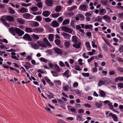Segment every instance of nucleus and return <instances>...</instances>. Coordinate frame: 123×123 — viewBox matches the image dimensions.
<instances>
[{
    "label": "nucleus",
    "instance_id": "14",
    "mask_svg": "<svg viewBox=\"0 0 123 123\" xmlns=\"http://www.w3.org/2000/svg\"><path fill=\"white\" fill-rule=\"evenodd\" d=\"M17 21L19 24L23 25L25 24L24 20L21 18H18L17 19Z\"/></svg>",
    "mask_w": 123,
    "mask_h": 123
},
{
    "label": "nucleus",
    "instance_id": "64",
    "mask_svg": "<svg viewBox=\"0 0 123 123\" xmlns=\"http://www.w3.org/2000/svg\"><path fill=\"white\" fill-rule=\"evenodd\" d=\"M117 69L121 72H123V68L117 67Z\"/></svg>",
    "mask_w": 123,
    "mask_h": 123
},
{
    "label": "nucleus",
    "instance_id": "20",
    "mask_svg": "<svg viewBox=\"0 0 123 123\" xmlns=\"http://www.w3.org/2000/svg\"><path fill=\"white\" fill-rule=\"evenodd\" d=\"M76 120L79 121H83L82 115L81 114L77 115Z\"/></svg>",
    "mask_w": 123,
    "mask_h": 123
},
{
    "label": "nucleus",
    "instance_id": "15",
    "mask_svg": "<svg viewBox=\"0 0 123 123\" xmlns=\"http://www.w3.org/2000/svg\"><path fill=\"white\" fill-rule=\"evenodd\" d=\"M75 44L73 45V46L76 49H78L80 48L81 45V43L80 42H78L75 43Z\"/></svg>",
    "mask_w": 123,
    "mask_h": 123
},
{
    "label": "nucleus",
    "instance_id": "54",
    "mask_svg": "<svg viewBox=\"0 0 123 123\" xmlns=\"http://www.w3.org/2000/svg\"><path fill=\"white\" fill-rule=\"evenodd\" d=\"M69 86L68 85L64 86L63 87V89L66 91H68L69 89Z\"/></svg>",
    "mask_w": 123,
    "mask_h": 123
},
{
    "label": "nucleus",
    "instance_id": "56",
    "mask_svg": "<svg viewBox=\"0 0 123 123\" xmlns=\"http://www.w3.org/2000/svg\"><path fill=\"white\" fill-rule=\"evenodd\" d=\"M54 82L57 85H60L61 84V82L60 80H55Z\"/></svg>",
    "mask_w": 123,
    "mask_h": 123
},
{
    "label": "nucleus",
    "instance_id": "53",
    "mask_svg": "<svg viewBox=\"0 0 123 123\" xmlns=\"http://www.w3.org/2000/svg\"><path fill=\"white\" fill-rule=\"evenodd\" d=\"M37 6L39 8H42L43 6L42 3L41 2H39L37 4Z\"/></svg>",
    "mask_w": 123,
    "mask_h": 123
},
{
    "label": "nucleus",
    "instance_id": "4",
    "mask_svg": "<svg viewBox=\"0 0 123 123\" xmlns=\"http://www.w3.org/2000/svg\"><path fill=\"white\" fill-rule=\"evenodd\" d=\"M33 31L34 32L37 33L39 32H42L44 31V29L43 28L40 27L36 28L33 29Z\"/></svg>",
    "mask_w": 123,
    "mask_h": 123
},
{
    "label": "nucleus",
    "instance_id": "47",
    "mask_svg": "<svg viewBox=\"0 0 123 123\" xmlns=\"http://www.w3.org/2000/svg\"><path fill=\"white\" fill-rule=\"evenodd\" d=\"M37 7L36 6H33L31 8V10L32 11L35 12L37 10Z\"/></svg>",
    "mask_w": 123,
    "mask_h": 123
},
{
    "label": "nucleus",
    "instance_id": "2",
    "mask_svg": "<svg viewBox=\"0 0 123 123\" xmlns=\"http://www.w3.org/2000/svg\"><path fill=\"white\" fill-rule=\"evenodd\" d=\"M18 28L15 27H11L9 29L10 32L14 36L16 35Z\"/></svg>",
    "mask_w": 123,
    "mask_h": 123
},
{
    "label": "nucleus",
    "instance_id": "52",
    "mask_svg": "<svg viewBox=\"0 0 123 123\" xmlns=\"http://www.w3.org/2000/svg\"><path fill=\"white\" fill-rule=\"evenodd\" d=\"M36 18L37 21H40L42 20V18L39 16H37Z\"/></svg>",
    "mask_w": 123,
    "mask_h": 123
},
{
    "label": "nucleus",
    "instance_id": "35",
    "mask_svg": "<svg viewBox=\"0 0 123 123\" xmlns=\"http://www.w3.org/2000/svg\"><path fill=\"white\" fill-rule=\"evenodd\" d=\"M59 16V13H53L51 14V16L53 18H57Z\"/></svg>",
    "mask_w": 123,
    "mask_h": 123
},
{
    "label": "nucleus",
    "instance_id": "37",
    "mask_svg": "<svg viewBox=\"0 0 123 123\" xmlns=\"http://www.w3.org/2000/svg\"><path fill=\"white\" fill-rule=\"evenodd\" d=\"M55 42L56 44L58 46L60 45L61 43V41L59 39H55Z\"/></svg>",
    "mask_w": 123,
    "mask_h": 123
},
{
    "label": "nucleus",
    "instance_id": "43",
    "mask_svg": "<svg viewBox=\"0 0 123 123\" xmlns=\"http://www.w3.org/2000/svg\"><path fill=\"white\" fill-rule=\"evenodd\" d=\"M100 2L103 5L107 6V1H105L104 0H101Z\"/></svg>",
    "mask_w": 123,
    "mask_h": 123
},
{
    "label": "nucleus",
    "instance_id": "25",
    "mask_svg": "<svg viewBox=\"0 0 123 123\" xmlns=\"http://www.w3.org/2000/svg\"><path fill=\"white\" fill-rule=\"evenodd\" d=\"M78 37L76 36H73L72 38V40L74 43L77 42Z\"/></svg>",
    "mask_w": 123,
    "mask_h": 123
},
{
    "label": "nucleus",
    "instance_id": "42",
    "mask_svg": "<svg viewBox=\"0 0 123 123\" xmlns=\"http://www.w3.org/2000/svg\"><path fill=\"white\" fill-rule=\"evenodd\" d=\"M100 94L101 97H105V94L104 91L101 90L100 91Z\"/></svg>",
    "mask_w": 123,
    "mask_h": 123
},
{
    "label": "nucleus",
    "instance_id": "13",
    "mask_svg": "<svg viewBox=\"0 0 123 123\" xmlns=\"http://www.w3.org/2000/svg\"><path fill=\"white\" fill-rule=\"evenodd\" d=\"M52 26L54 27H56L59 25V24L56 21H54L51 23Z\"/></svg>",
    "mask_w": 123,
    "mask_h": 123
},
{
    "label": "nucleus",
    "instance_id": "1",
    "mask_svg": "<svg viewBox=\"0 0 123 123\" xmlns=\"http://www.w3.org/2000/svg\"><path fill=\"white\" fill-rule=\"evenodd\" d=\"M23 38L24 39L28 41H32V39L30 36L27 33L25 34L23 36Z\"/></svg>",
    "mask_w": 123,
    "mask_h": 123
},
{
    "label": "nucleus",
    "instance_id": "49",
    "mask_svg": "<svg viewBox=\"0 0 123 123\" xmlns=\"http://www.w3.org/2000/svg\"><path fill=\"white\" fill-rule=\"evenodd\" d=\"M21 5L22 6H28L31 5L30 3L28 4H26L25 3H21Z\"/></svg>",
    "mask_w": 123,
    "mask_h": 123
},
{
    "label": "nucleus",
    "instance_id": "9",
    "mask_svg": "<svg viewBox=\"0 0 123 123\" xmlns=\"http://www.w3.org/2000/svg\"><path fill=\"white\" fill-rule=\"evenodd\" d=\"M5 17V18L7 21L11 22L14 21V18L12 17L9 15L6 16Z\"/></svg>",
    "mask_w": 123,
    "mask_h": 123
},
{
    "label": "nucleus",
    "instance_id": "41",
    "mask_svg": "<svg viewBox=\"0 0 123 123\" xmlns=\"http://www.w3.org/2000/svg\"><path fill=\"white\" fill-rule=\"evenodd\" d=\"M37 43H38V45L42 47L45 48H46L47 47L46 45L43 43H38V42Z\"/></svg>",
    "mask_w": 123,
    "mask_h": 123
},
{
    "label": "nucleus",
    "instance_id": "60",
    "mask_svg": "<svg viewBox=\"0 0 123 123\" xmlns=\"http://www.w3.org/2000/svg\"><path fill=\"white\" fill-rule=\"evenodd\" d=\"M59 64L60 66L62 67H63L65 66L64 63L62 61L59 62Z\"/></svg>",
    "mask_w": 123,
    "mask_h": 123
},
{
    "label": "nucleus",
    "instance_id": "11",
    "mask_svg": "<svg viewBox=\"0 0 123 123\" xmlns=\"http://www.w3.org/2000/svg\"><path fill=\"white\" fill-rule=\"evenodd\" d=\"M54 50L56 53L60 55H62V51L60 49L58 48H55L54 49Z\"/></svg>",
    "mask_w": 123,
    "mask_h": 123
},
{
    "label": "nucleus",
    "instance_id": "5",
    "mask_svg": "<svg viewBox=\"0 0 123 123\" xmlns=\"http://www.w3.org/2000/svg\"><path fill=\"white\" fill-rule=\"evenodd\" d=\"M53 0H46L45 2L47 6L51 7L53 5Z\"/></svg>",
    "mask_w": 123,
    "mask_h": 123
},
{
    "label": "nucleus",
    "instance_id": "23",
    "mask_svg": "<svg viewBox=\"0 0 123 123\" xmlns=\"http://www.w3.org/2000/svg\"><path fill=\"white\" fill-rule=\"evenodd\" d=\"M31 15L28 13H26L23 14V17L26 19H29L31 16Z\"/></svg>",
    "mask_w": 123,
    "mask_h": 123
},
{
    "label": "nucleus",
    "instance_id": "12",
    "mask_svg": "<svg viewBox=\"0 0 123 123\" xmlns=\"http://www.w3.org/2000/svg\"><path fill=\"white\" fill-rule=\"evenodd\" d=\"M62 35L64 38L67 39H68L71 37V35L65 32H62Z\"/></svg>",
    "mask_w": 123,
    "mask_h": 123
},
{
    "label": "nucleus",
    "instance_id": "39",
    "mask_svg": "<svg viewBox=\"0 0 123 123\" xmlns=\"http://www.w3.org/2000/svg\"><path fill=\"white\" fill-rule=\"evenodd\" d=\"M95 105L98 108H100L102 106V104L100 103L96 102L95 104Z\"/></svg>",
    "mask_w": 123,
    "mask_h": 123
},
{
    "label": "nucleus",
    "instance_id": "50",
    "mask_svg": "<svg viewBox=\"0 0 123 123\" xmlns=\"http://www.w3.org/2000/svg\"><path fill=\"white\" fill-rule=\"evenodd\" d=\"M92 27H93L92 25H88L85 26V28L86 29H89L91 28H92Z\"/></svg>",
    "mask_w": 123,
    "mask_h": 123
},
{
    "label": "nucleus",
    "instance_id": "29",
    "mask_svg": "<svg viewBox=\"0 0 123 123\" xmlns=\"http://www.w3.org/2000/svg\"><path fill=\"white\" fill-rule=\"evenodd\" d=\"M61 6H57L55 8V10L56 12H58L61 10Z\"/></svg>",
    "mask_w": 123,
    "mask_h": 123
},
{
    "label": "nucleus",
    "instance_id": "40",
    "mask_svg": "<svg viewBox=\"0 0 123 123\" xmlns=\"http://www.w3.org/2000/svg\"><path fill=\"white\" fill-rule=\"evenodd\" d=\"M32 37L34 39H38L39 38V36L37 35L33 34L32 35Z\"/></svg>",
    "mask_w": 123,
    "mask_h": 123
},
{
    "label": "nucleus",
    "instance_id": "57",
    "mask_svg": "<svg viewBox=\"0 0 123 123\" xmlns=\"http://www.w3.org/2000/svg\"><path fill=\"white\" fill-rule=\"evenodd\" d=\"M51 73L53 74V75L55 77H57L58 76V74H57V72H55L53 71H51Z\"/></svg>",
    "mask_w": 123,
    "mask_h": 123
},
{
    "label": "nucleus",
    "instance_id": "59",
    "mask_svg": "<svg viewBox=\"0 0 123 123\" xmlns=\"http://www.w3.org/2000/svg\"><path fill=\"white\" fill-rule=\"evenodd\" d=\"M40 60L41 62H43L45 63H46L47 62V59H45L43 57H41Z\"/></svg>",
    "mask_w": 123,
    "mask_h": 123
},
{
    "label": "nucleus",
    "instance_id": "26",
    "mask_svg": "<svg viewBox=\"0 0 123 123\" xmlns=\"http://www.w3.org/2000/svg\"><path fill=\"white\" fill-rule=\"evenodd\" d=\"M54 37V35L53 34H51L49 35L48 39L50 42H52L53 41Z\"/></svg>",
    "mask_w": 123,
    "mask_h": 123
},
{
    "label": "nucleus",
    "instance_id": "38",
    "mask_svg": "<svg viewBox=\"0 0 123 123\" xmlns=\"http://www.w3.org/2000/svg\"><path fill=\"white\" fill-rule=\"evenodd\" d=\"M102 48L105 52H107L108 51V47L106 44L103 45Z\"/></svg>",
    "mask_w": 123,
    "mask_h": 123
},
{
    "label": "nucleus",
    "instance_id": "27",
    "mask_svg": "<svg viewBox=\"0 0 123 123\" xmlns=\"http://www.w3.org/2000/svg\"><path fill=\"white\" fill-rule=\"evenodd\" d=\"M104 82V84H108L109 83H110V81L109 79L107 78H105L103 79Z\"/></svg>",
    "mask_w": 123,
    "mask_h": 123
},
{
    "label": "nucleus",
    "instance_id": "62",
    "mask_svg": "<svg viewBox=\"0 0 123 123\" xmlns=\"http://www.w3.org/2000/svg\"><path fill=\"white\" fill-rule=\"evenodd\" d=\"M63 20L62 17H60L58 18V21L59 22L61 23Z\"/></svg>",
    "mask_w": 123,
    "mask_h": 123
},
{
    "label": "nucleus",
    "instance_id": "21",
    "mask_svg": "<svg viewBox=\"0 0 123 123\" xmlns=\"http://www.w3.org/2000/svg\"><path fill=\"white\" fill-rule=\"evenodd\" d=\"M103 19L105 20L108 22H111V18L110 17L107 16V15H105L103 16Z\"/></svg>",
    "mask_w": 123,
    "mask_h": 123
},
{
    "label": "nucleus",
    "instance_id": "16",
    "mask_svg": "<svg viewBox=\"0 0 123 123\" xmlns=\"http://www.w3.org/2000/svg\"><path fill=\"white\" fill-rule=\"evenodd\" d=\"M0 20L2 21L3 24L6 26L8 27H10L9 24L7 22L5 19L3 18H0Z\"/></svg>",
    "mask_w": 123,
    "mask_h": 123
},
{
    "label": "nucleus",
    "instance_id": "3",
    "mask_svg": "<svg viewBox=\"0 0 123 123\" xmlns=\"http://www.w3.org/2000/svg\"><path fill=\"white\" fill-rule=\"evenodd\" d=\"M61 29L62 30L64 31L71 33L72 32V30L66 26H64L62 27Z\"/></svg>",
    "mask_w": 123,
    "mask_h": 123
},
{
    "label": "nucleus",
    "instance_id": "19",
    "mask_svg": "<svg viewBox=\"0 0 123 123\" xmlns=\"http://www.w3.org/2000/svg\"><path fill=\"white\" fill-rule=\"evenodd\" d=\"M43 41L48 46L50 47H52L51 45L49 42L47 38H44L43 39Z\"/></svg>",
    "mask_w": 123,
    "mask_h": 123
},
{
    "label": "nucleus",
    "instance_id": "8",
    "mask_svg": "<svg viewBox=\"0 0 123 123\" xmlns=\"http://www.w3.org/2000/svg\"><path fill=\"white\" fill-rule=\"evenodd\" d=\"M30 25L32 27H37L39 25V24L37 22L32 21L30 23Z\"/></svg>",
    "mask_w": 123,
    "mask_h": 123
},
{
    "label": "nucleus",
    "instance_id": "7",
    "mask_svg": "<svg viewBox=\"0 0 123 123\" xmlns=\"http://www.w3.org/2000/svg\"><path fill=\"white\" fill-rule=\"evenodd\" d=\"M87 7L86 5H80L79 8V9L81 10L85 11H87Z\"/></svg>",
    "mask_w": 123,
    "mask_h": 123
},
{
    "label": "nucleus",
    "instance_id": "51",
    "mask_svg": "<svg viewBox=\"0 0 123 123\" xmlns=\"http://www.w3.org/2000/svg\"><path fill=\"white\" fill-rule=\"evenodd\" d=\"M10 69L12 71H13V70L17 72V73H19V71L18 70H17L16 69L14 68H12V67H10Z\"/></svg>",
    "mask_w": 123,
    "mask_h": 123
},
{
    "label": "nucleus",
    "instance_id": "58",
    "mask_svg": "<svg viewBox=\"0 0 123 123\" xmlns=\"http://www.w3.org/2000/svg\"><path fill=\"white\" fill-rule=\"evenodd\" d=\"M32 46L33 48L35 49H37L38 47V45L37 44H32Z\"/></svg>",
    "mask_w": 123,
    "mask_h": 123
},
{
    "label": "nucleus",
    "instance_id": "45",
    "mask_svg": "<svg viewBox=\"0 0 123 123\" xmlns=\"http://www.w3.org/2000/svg\"><path fill=\"white\" fill-rule=\"evenodd\" d=\"M75 67L74 69L75 70L79 71L81 70V69L80 68V66L78 65H75Z\"/></svg>",
    "mask_w": 123,
    "mask_h": 123
},
{
    "label": "nucleus",
    "instance_id": "33",
    "mask_svg": "<svg viewBox=\"0 0 123 123\" xmlns=\"http://www.w3.org/2000/svg\"><path fill=\"white\" fill-rule=\"evenodd\" d=\"M8 12L10 14H13L15 13V12L13 9L9 7V8Z\"/></svg>",
    "mask_w": 123,
    "mask_h": 123
},
{
    "label": "nucleus",
    "instance_id": "18",
    "mask_svg": "<svg viewBox=\"0 0 123 123\" xmlns=\"http://www.w3.org/2000/svg\"><path fill=\"white\" fill-rule=\"evenodd\" d=\"M50 14L49 12L48 11H45L43 12L42 14L44 17H48Z\"/></svg>",
    "mask_w": 123,
    "mask_h": 123
},
{
    "label": "nucleus",
    "instance_id": "22",
    "mask_svg": "<svg viewBox=\"0 0 123 123\" xmlns=\"http://www.w3.org/2000/svg\"><path fill=\"white\" fill-rule=\"evenodd\" d=\"M19 12L21 13H23L28 12L27 9L22 7L19 11Z\"/></svg>",
    "mask_w": 123,
    "mask_h": 123
},
{
    "label": "nucleus",
    "instance_id": "61",
    "mask_svg": "<svg viewBox=\"0 0 123 123\" xmlns=\"http://www.w3.org/2000/svg\"><path fill=\"white\" fill-rule=\"evenodd\" d=\"M83 76L85 77H88L89 76V73H83L82 74Z\"/></svg>",
    "mask_w": 123,
    "mask_h": 123
},
{
    "label": "nucleus",
    "instance_id": "30",
    "mask_svg": "<svg viewBox=\"0 0 123 123\" xmlns=\"http://www.w3.org/2000/svg\"><path fill=\"white\" fill-rule=\"evenodd\" d=\"M44 79L48 83L50 84L52 86L54 85L51 82V80L47 77H45Z\"/></svg>",
    "mask_w": 123,
    "mask_h": 123
},
{
    "label": "nucleus",
    "instance_id": "63",
    "mask_svg": "<svg viewBox=\"0 0 123 123\" xmlns=\"http://www.w3.org/2000/svg\"><path fill=\"white\" fill-rule=\"evenodd\" d=\"M45 21L46 22H48L51 21V19L49 18H45Z\"/></svg>",
    "mask_w": 123,
    "mask_h": 123
},
{
    "label": "nucleus",
    "instance_id": "44",
    "mask_svg": "<svg viewBox=\"0 0 123 123\" xmlns=\"http://www.w3.org/2000/svg\"><path fill=\"white\" fill-rule=\"evenodd\" d=\"M103 39L104 41H105V43L106 44H107L109 46H111V45L110 43L106 39L104 38H103Z\"/></svg>",
    "mask_w": 123,
    "mask_h": 123
},
{
    "label": "nucleus",
    "instance_id": "17",
    "mask_svg": "<svg viewBox=\"0 0 123 123\" xmlns=\"http://www.w3.org/2000/svg\"><path fill=\"white\" fill-rule=\"evenodd\" d=\"M77 8V6L75 5H73L71 7L67 9L68 11L71 12Z\"/></svg>",
    "mask_w": 123,
    "mask_h": 123
},
{
    "label": "nucleus",
    "instance_id": "55",
    "mask_svg": "<svg viewBox=\"0 0 123 123\" xmlns=\"http://www.w3.org/2000/svg\"><path fill=\"white\" fill-rule=\"evenodd\" d=\"M118 87L121 88H123V83H119L117 84Z\"/></svg>",
    "mask_w": 123,
    "mask_h": 123
},
{
    "label": "nucleus",
    "instance_id": "28",
    "mask_svg": "<svg viewBox=\"0 0 123 123\" xmlns=\"http://www.w3.org/2000/svg\"><path fill=\"white\" fill-rule=\"evenodd\" d=\"M25 31L27 33L32 32H33L32 28L28 27H26L25 29Z\"/></svg>",
    "mask_w": 123,
    "mask_h": 123
},
{
    "label": "nucleus",
    "instance_id": "34",
    "mask_svg": "<svg viewBox=\"0 0 123 123\" xmlns=\"http://www.w3.org/2000/svg\"><path fill=\"white\" fill-rule=\"evenodd\" d=\"M69 20L68 19H65L63 22L62 24L63 25L68 24L69 23Z\"/></svg>",
    "mask_w": 123,
    "mask_h": 123
},
{
    "label": "nucleus",
    "instance_id": "46",
    "mask_svg": "<svg viewBox=\"0 0 123 123\" xmlns=\"http://www.w3.org/2000/svg\"><path fill=\"white\" fill-rule=\"evenodd\" d=\"M104 84L103 79H102L101 80H100L98 83V85L100 86L103 85Z\"/></svg>",
    "mask_w": 123,
    "mask_h": 123
},
{
    "label": "nucleus",
    "instance_id": "31",
    "mask_svg": "<svg viewBox=\"0 0 123 123\" xmlns=\"http://www.w3.org/2000/svg\"><path fill=\"white\" fill-rule=\"evenodd\" d=\"M70 45V42L69 41L65 42V41L64 45L66 48H68Z\"/></svg>",
    "mask_w": 123,
    "mask_h": 123
},
{
    "label": "nucleus",
    "instance_id": "32",
    "mask_svg": "<svg viewBox=\"0 0 123 123\" xmlns=\"http://www.w3.org/2000/svg\"><path fill=\"white\" fill-rule=\"evenodd\" d=\"M55 69L57 72H60L61 70L57 64H55L54 66Z\"/></svg>",
    "mask_w": 123,
    "mask_h": 123
},
{
    "label": "nucleus",
    "instance_id": "36",
    "mask_svg": "<svg viewBox=\"0 0 123 123\" xmlns=\"http://www.w3.org/2000/svg\"><path fill=\"white\" fill-rule=\"evenodd\" d=\"M108 106L109 107V109L112 110L114 111H115V110L114 109V107L112 105V103H110L108 104Z\"/></svg>",
    "mask_w": 123,
    "mask_h": 123
},
{
    "label": "nucleus",
    "instance_id": "24",
    "mask_svg": "<svg viewBox=\"0 0 123 123\" xmlns=\"http://www.w3.org/2000/svg\"><path fill=\"white\" fill-rule=\"evenodd\" d=\"M102 19V17L101 16H98L95 19L94 21H98V22H101Z\"/></svg>",
    "mask_w": 123,
    "mask_h": 123
},
{
    "label": "nucleus",
    "instance_id": "10",
    "mask_svg": "<svg viewBox=\"0 0 123 123\" xmlns=\"http://www.w3.org/2000/svg\"><path fill=\"white\" fill-rule=\"evenodd\" d=\"M109 116H111L114 121H117L118 120V118L116 115L113 114L112 113H110L109 114Z\"/></svg>",
    "mask_w": 123,
    "mask_h": 123
},
{
    "label": "nucleus",
    "instance_id": "48",
    "mask_svg": "<svg viewBox=\"0 0 123 123\" xmlns=\"http://www.w3.org/2000/svg\"><path fill=\"white\" fill-rule=\"evenodd\" d=\"M118 50L120 53L123 52V45H120L119 48Z\"/></svg>",
    "mask_w": 123,
    "mask_h": 123
},
{
    "label": "nucleus",
    "instance_id": "6",
    "mask_svg": "<svg viewBox=\"0 0 123 123\" xmlns=\"http://www.w3.org/2000/svg\"><path fill=\"white\" fill-rule=\"evenodd\" d=\"M16 33L19 36H22L24 33V32L22 30L18 28Z\"/></svg>",
    "mask_w": 123,
    "mask_h": 123
}]
</instances>
